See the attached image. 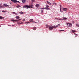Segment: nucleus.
Masks as SVG:
<instances>
[{
    "mask_svg": "<svg viewBox=\"0 0 79 79\" xmlns=\"http://www.w3.org/2000/svg\"><path fill=\"white\" fill-rule=\"evenodd\" d=\"M72 24L71 23H68L67 25V27H71L72 26Z\"/></svg>",
    "mask_w": 79,
    "mask_h": 79,
    "instance_id": "nucleus-1",
    "label": "nucleus"
},
{
    "mask_svg": "<svg viewBox=\"0 0 79 79\" xmlns=\"http://www.w3.org/2000/svg\"><path fill=\"white\" fill-rule=\"evenodd\" d=\"M23 7H24L25 8H27V9H28V8H30V6H28L27 5H26Z\"/></svg>",
    "mask_w": 79,
    "mask_h": 79,
    "instance_id": "nucleus-2",
    "label": "nucleus"
},
{
    "mask_svg": "<svg viewBox=\"0 0 79 79\" xmlns=\"http://www.w3.org/2000/svg\"><path fill=\"white\" fill-rule=\"evenodd\" d=\"M10 0L13 3H17V2H18V1H16V0Z\"/></svg>",
    "mask_w": 79,
    "mask_h": 79,
    "instance_id": "nucleus-3",
    "label": "nucleus"
},
{
    "mask_svg": "<svg viewBox=\"0 0 79 79\" xmlns=\"http://www.w3.org/2000/svg\"><path fill=\"white\" fill-rule=\"evenodd\" d=\"M49 30H52L53 29V27L49 26Z\"/></svg>",
    "mask_w": 79,
    "mask_h": 79,
    "instance_id": "nucleus-4",
    "label": "nucleus"
},
{
    "mask_svg": "<svg viewBox=\"0 0 79 79\" xmlns=\"http://www.w3.org/2000/svg\"><path fill=\"white\" fill-rule=\"evenodd\" d=\"M41 9H42V10H45V9L46 10H50V8H40Z\"/></svg>",
    "mask_w": 79,
    "mask_h": 79,
    "instance_id": "nucleus-5",
    "label": "nucleus"
},
{
    "mask_svg": "<svg viewBox=\"0 0 79 79\" xmlns=\"http://www.w3.org/2000/svg\"><path fill=\"white\" fill-rule=\"evenodd\" d=\"M63 11H66V10H67V9L66 8H63Z\"/></svg>",
    "mask_w": 79,
    "mask_h": 79,
    "instance_id": "nucleus-6",
    "label": "nucleus"
},
{
    "mask_svg": "<svg viewBox=\"0 0 79 79\" xmlns=\"http://www.w3.org/2000/svg\"><path fill=\"white\" fill-rule=\"evenodd\" d=\"M50 27V25H47L46 26V28H48V29H49V27Z\"/></svg>",
    "mask_w": 79,
    "mask_h": 79,
    "instance_id": "nucleus-7",
    "label": "nucleus"
},
{
    "mask_svg": "<svg viewBox=\"0 0 79 79\" xmlns=\"http://www.w3.org/2000/svg\"><path fill=\"white\" fill-rule=\"evenodd\" d=\"M35 6L37 7V8H39V4L35 5Z\"/></svg>",
    "mask_w": 79,
    "mask_h": 79,
    "instance_id": "nucleus-8",
    "label": "nucleus"
},
{
    "mask_svg": "<svg viewBox=\"0 0 79 79\" xmlns=\"http://www.w3.org/2000/svg\"><path fill=\"white\" fill-rule=\"evenodd\" d=\"M20 7H21V6H20V5H18V6H16V7L17 8H20Z\"/></svg>",
    "mask_w": 79,
    "mask_h": 79,
    "instance_id": "nucleus-9",
    "label": "nucleus"
},
{
    "mask_svg": "<svg viewBox=\"0 0 79 79\" xmlns=\"http://www.w3.org/2000/svg\"><path fill=\"white\" fill-rule=\"evenodd\" d=\"M3 6H2V4H0V8H3Z\"/></svg>",
    "mask_w": 79,
    "mask_h": 79,
    "instance_id": "nucleus-10",
    "label": "nucleus"
},
{
    "mask_svg": "<svg viewBox=\"0 0 79 79\" xmlns=\"http://www.w3.org/2000/svg\"><path fill=\"white\" fill-rule=\"evenodd\" d=\"M33 21H34V20L32 19H31L30 20V22H31V23H33Z\"/></svg>",
    "mask_w": 79,
    "mask_h": 79,
    "instance_id": "nucleus-11",
    "label": "nucleus"
},
{
    "mask_svg": "<svg viewBox=\"0 0 79 79\" xmlns=\"http://www.w3.org/2000/svg\"><path fill=\"white\" fill-rule=\"evenodd\" d=\"M47 3H48L49 5H51V3H50V2H49L48 1H47Z\"/></svg>",
    "mask_w": 79,
    "mask_h": 79,
    "instance_id": "nucleus-12",
    "label": "nucleus"
},
{
    "mask_svg": "<svg viewBox=\"0 0 79 79\" xmlns=\"http://www.w3.org/2000/svg\"><path fill=\"white\" fill-rule=\"evenodd\" d=\"M36 27H34L33 28V30H34V31H35V30H36Z\"/></svg>",
    "mask_w": 79,
    "mask_h": 79,
    "instance_id": "nucleus-13",
    "label": "nucleus"
},
{
    "mask_svg": "<svg viewBox=\"0 0 79 79\" xmlns=\"http://www.w3.org/2000/svg\"><path fill=\"white\" fill-rule=\"evenodd\" d=\"M11 21H13V22H16V20L15 19H11Z\"/></svg>",
    "mask_w": 79,
    "mask_h": 79,
    "instance_id": "nucleus-14",
    "label": "nucleus"
},
{
    "mask_svg": "<svg viewBox=\"0 0 79 79\" xmlns=\"http://www.w3.org/2000/svg\"><path fill=\"white\" fill-rule=\"evenodd\" d=\"M72 31L73 33H74V32H76V31L75 30H72Z\"/></svg>",
    "mask_w": 79,
    "mask_h": 79,
    "instance_id": "nucleus-15",
    "label": "nucleus"
},
{
    "mask_svg": "<svg viewBox=\"0 0 79 79\" xmlns=\"http://www.w3.org/2000/svg\"><path fill=\"white\" fill-rule=\"evenodd\" d=\"M3 6H5L6 7L8 6V5L6 4H4Z\"/></svg>",
    "mask_w": 79,
    "mask_h": 79,
    "instance_id": "nucleus-16",
    "label": "nucleus"
},
{
    "mask_svg": "<svg viewBox=\"0 0 79 79\" xmlns=\"http://www.w3.org/2000/svg\"><path fill=\"white\" fill-rule=\"evenodd\" d=\"M23 3H25L26 2V0H22Z\"/></svg>",
    "mask_w": 79,
    "mask_h": 79,
    "instance_id": "nucleus-17",
    "label": "nucleus"
},
{
    "mask_svg": "<svg viewBox=\"0 0 79 79\" xmlns=\"http://www.w3.org/2000/svg\"><path fill=\"white\" fill-rule=\"evenodd\" d=\"M16 19H19V17L17 16L16 17Z\"/></svg>",
    "mask_w": 79,
    "mask_h": 79,
    "instance_id": "nucleus-18",
    "label": "nucleus"
},
{
    "mask_svg": "<svg viewBox=\"0 0 79 79\" xmlns=\"http://www.w3.org/2000/svg\"><path fill=\"white\" fill-rule=\"evenodd\" d=\"M54 28V29H56V26H52V28Z\"/></svg>",
    "mask_w": 79,
    "mask_h": 79,
    "instance_id": "nucleus-19",
    "label": "nucleus"
},
{
    "mask_svg": "<svg viewBox=\"0 0 79 79\" xmlns=\"http://www.w3.org/2000/svg\"><path fill=\"white\" fill-rule=\"evenodd\" d=\"M32 6H33V5H31V6H30V8H32Z\"/></svg>",
    "mask_w": 79,
    "mask_h": 79,
    "instance_id": "nucleus-20",
    "label": "nucleus"
},
{
    "mask_svg": "<svg viewBox=\"0 0 79 79\" xmlns=\"http://www.w3.org/2000/svg\"><path fill=\"white\" fill-rule=\"evenodd\" d=\"M21 20V19H18V20H16V21L17 22H18V21H20Z\"/></svg>",
    "mask_w": 79,
    "mask_h": 79,
    "instance_id": "nucleus-21",
    "label": "nucleus"
},
{
    "mask_svg": "<svg viewBox=\"0 0 79 79\" xmlns=\"http://www.w3.org/2000/svg\"><path fill=\"white\" fill-rule=\"evenodd\" d=\"M66 18H65L64 17L63 18V20H66Z\"/></svg>",
    "mask_w": 79,
    "mask_h": 79,
    "instance_id": "nucleus-22",
    "label": "nucleus"
},
{
    "mask_svg": "<svg viewBox=\"0 0 79 79\" xmlns=\"http://www.w3.org/2000/svg\"><path fill=\"white\" fill-rule=\"evenodd\" d=\"M76 26L77 27H79V24H76Z\"/></svg>",
    "mask_w": 79,
    "mask_h": 79,
    "instance_id": "nucleus-23",
    "label": "nucleus"
},
{
    "mask_svg": "<svg viewBox=\"0 0 79 79\" xmlns=\"http://www.w3.org/2000/svg\"><path fill=\"white\" fill-rule=\"evenodd\" d=\"M19 13H20V14H23V12L21 11Z\"/></svg>",
    "mask_w": 79,
    "mask_h": 79,
    "instance_id": "nucleus-24",
    "label": "nucleus"
},
{
    "mask_svg": "<svg viewBox=\"0 0 79 79\" xmlns=\"http://www.w3.org/2000/svg\"><path fill=\"white\" fill-rule=\"evenodd\" d=\"M60 26V24H58V25H56V27H58V26Z\"/></svg>",
    "mask_w": 79,
    "mask_h": 79,
    "instance_id": "nucleus-25",
    "label": "nucleus"
},
{
    "mask_svg": "<svg viewBox=\"0 0 79 79\" xmlns=\"http://www.w3.org/2000/svg\"><path fill=\"white\" fill-rule=\"evenodd\" d=\"M29 22H26L25 23L26 24H29Z\"/></svg>",
    "mask_w": 79,
    "mask_h": 79,
    "instance_id": "nucleus-26",
    "label": "nucleus"
},
{
    "mask_svg": "<svg viewBox=\"0 0 79 79\" xmlns=\"http://www.w3.org/2000/svg\"><path fill=\"white\" fill-rule=\"evenodd\" d=\"M31 1L32 2H35V0H31Z\"/></svg>",
    "mask_w": 79,
    "mask_h": 79,
    "instance_id": "nucleus-27",
    "label": "nucleus"
},
{
    "mask_svg": "<svg viewBox=\"0 0 79 79\" xmlns=\"http://www.w3.org/2000/svg\"><path fill=\"white\" fill-rule=\"evenodd\" d=\"M41 13H44V10H41Z\"/></svg>",
    "mask_w": 79,
    "mask_h": 79,
    "instance_id": "nucleus-28",
    "label": "nucleus"
},
{
    "mask_svg": "<svg viewBox=\"0 0 79 79\" xmlns=\"http://www.w3.org/2000/svg\"><path fill=\"white\" fill-rule=\"evenodd\" d=\"M3 19V18L1 17L0 16V19Z\"/></svg>",
    "mask_w": 79,
    "mask_h": 79,
    "instance_id": "nucleus-29",
    "label": "nucleus"
},
{
    "mask_svg": "<svg viewBox=\"0 0 79 79\" xmlns=\"http://www.w3.org/2000/svg\"><path fill=\"white\" fill-rule=\"evenodd\" d=\"M2 12H4V13H6V11H4V10H3L2 11Z\"/></svg>",
    "mask_w": 79,
    "mask_h": 79,
    "instance_id": "nucleus-30",
    "label": "nucleus"
},
{
    "mask_svg": "<svg viewBox=\"0 0 79 79\" xmlns=\"http://www.w3.org/2000/svg\"><path fill=\"white\" fill-rule=\"evenodd\" d=\"M60 31H64V30H60Z\"/></svg>",
    "mask_w": 79,
    "mask_h": 79,
    "instance_id": "nucleus-31",
    "label": "nucleus"
},
{
    "mask_svg": "<svg viewBox=\"0 0 79 79\" xmlns=\"http://www.w3.org/2000/svg\"><path fill=\"white\" fill-rule=\"evenodd\" d=\"M21 24H23V22H22L20 23Z\"/></svg>",
    "mask_w": 79,
    "mask_h": 79,
    "instance_id": "nucleus-32",
    "label": "nucleus"
},
{
    "mask_svg": "<svg viewBox=\"0 0 79 79\" xmlns=\"http://www.w3.org/2000/svg\"><path fill=\"white\" fill-rule=\"evenodd\" d=\"M60 9H61V5H60Z\"/></svg>",
    "mask_w": 79,
    "mask_h": 79,
    "instance_id": "nucleus-33",
    "label": "nucleus"
},
{
    "mask_svg": "<svg viewBox=\"0 0 79 79\" xmlns=\"http://www.w3.org/2000/svg\"><path fill=\"white\" fill-rule=\"evenodd\" d=\"M48 7H49V6H46V8H48Z\"/></svg>",
    "mask_w": 79,
    "mask_h": 79,
    "instance_id": "nucleus-34",
    "label": "nucleus"
},
{
    "mask_svg": "<svg viewBox=\"0 0 79 79\" xmlns=\"http://www.w3.org/2000/svg\"><path fill=\"white\" fill-rule=\"evenodd\" d=\"M13 13L14 14H16V13L15 12H13Z\"/></svg>",
    "mask_w": 79,
    "mask_h": 79,
    "instance_id": "nucleus-35",
    "label": "nucleus"
},
{
    "mask_svg": "<svg viewBox=\"0 0 79 79\" xmlns=\"http://www.w3.org/2000/svg\"><path fill=\"white\" fill-rule=\"evenodd\" d=\"M33 23H36L37 22H33Z\"/></svg>",
    "mask_w": 79,
    "mask_h": 79,
    "instance_id": "nucleus-36",
    "label": "nucleus"
},
{
    "mask_svg": "<svg viewBox=\"0 0 79 79\" xmlns=\"http://www.w3.org/2000/svg\"><path fill=\"white\" fill-rule=\"evenodd\" d=\"M45 8H48V7L47 8V7H45Z\"/></svg>",
    "mask_w": 79,
    "mask_h": 79,
    "instance_id": "nucleus-37",
    "label": "nucleus"
},
{
    "mask_svg": "<svg viewBox=\"0 0 79 79\" xmlns=\"http://www.w3.org/2000/svg\"><path fill=\"white\" fill-rule=\"evenodd\" d=\"M55 4V5H56V3H54Z\"/></svg>",
    "mask_w": 79,
    "mask_h": 79,
    "instance_id": "nucleus-38",
    "label": "nucleus"
},
{
    "mask_svg": "<svg viewBox=\"0 0 79 79\" xmlns=\"http://www.w3.org/2000/svg\"><path fill=\"white\" fill-rule=\"evenodd\" d=\"M59 19V20H60V19Z\"/></svg>",
    "mask_w": 79,
    "mask_h": 79,
    "instance_id": "nucleus-39",
    "label": "nucleus"
},
{
    "mask_svg": "<svg viewBox=\"0 0 79 79\" xmlns=\"http://www.w3.org/2000/svg\"><path fill=\"white\" fill-rule=\"evenodd\" d=\"M48 6V5H47V6Z\"/></svg>",
    "mask_w": 79,
    "mask_h": 79,
    "instance_id": "nucleus-40",
    "label": "nucleus"
},
{
    "mask_svg": "<svg viewBox=\"0 0 79 79\" xmlns=\"http://www.w3.org/2000/svg\"><path fill=\"white\" fill-rule=\"evenodd\" d=\"M18 2H19V1H18Z\"/></svg>",
    "mask_w": 79,
    "mask_h": 79,
    "instance_id": "nucleus-41",
    "label": "nucleus"
},
{
    "mask_svg": "<svg viewBox=\"0 0 79 79\" xmlns=\"http://www.w3.org/2000/svg\"><path fill=\"white\" fill-rule=\"evenodd\" d=\"M18 2H19V1H18Z\"/></svg>",
    "mask_w": 79,
    "mask_h": 79,
    "instance_id": "nucleus-42",
    "label": "nucleus"
},
{
    "mask_svg": "<svg viewBox=\"0 0 79 79\" xmlns=\"http://www.w3.org/2000/svg\"><path fill=\"white\" fill-rule=\"evenodd\" d=\"M0 27H1V26H0Z\"/></svg>",
    "mask_w": 79,
    "mask_h": 79,
    "instance_id": "nucleus-43",
    "label": "nucleus"
}]
</instances>
